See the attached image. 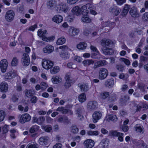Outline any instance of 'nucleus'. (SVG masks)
Wrapping results in <instances>:
<instances>
[{"instance_id":"39","label":"nucleus","mask_w":148,"mask_h":148,"mask_svg":"<svg viewBox=\"0 0 148 148\" xmlns=\"http://www.w3.org/2000/svg\"><path fill=\"white\" fill-rule=\"evenodd\" d=\"M39 129V127L37 125H34L30 128L29 132L31 133H33L36 132Z\"/></svg>"},{"instance_id":"34","label":"nucleus","mask_w":148,"mask_h":148,"mask_svg":"<svg viewBox=\"0 0 148 148\" xmlns=\"http://www.w3.org/2000/svg\"><path fill=\"white\" fill-rule=\"evenodd\" d=\"M107 120L109 121L110 120L112 121H116L117 119V118L116 116L112 114L108 115L107 116Z\"/></svg>"},{"instance_id":"62","label":"nucleus","mask_w":148,"mask_h":148,"mask_svg":"<svg viewBox=\"0 0 148 148\" xmlns=\"http://www.w3.org/2000/svg\"><path fill=\"white\" fill-rule=\"evenodd\" d=\"M78 0H67V3L70 4H73L76 3Z\"/></svg>"},{"instance_id":"28","label":"nucleus","mask_w":148,"mask_h":148,"mask_svg":"<svg viewBox=\"0 0 148 148\" xmlns=\"http://www.w3.org/2000/svg\"><path fill=\"white\" fill-rule=\"evenodd\" d=\"M51 80L54 84H56L61 82L62 81V79L59 76H55L53 77Z\"/></svg>"},{"instance_id":"3","label":"nucleus","mask_w":148,"mask_h":148,"mask_svg":"<svg viewBox=\"0 0 148 148\" xmlns=\"http://www.w3.org/2000/svg\"><path fill=\"white\" fill-rule=\"evenodd\" d=\"M55 10L58 12H67L68 9L66 4L64 3H62L55 7Z\"/></svg>"},{"instance_id":"26","label":"nucleus","mask_w":148,"mask_h":148,"mask_svg":"<svg viewBox=\"0 0 148 148\" xmlns=\"http://www.w3.org/2000/svg\"><path fill=\"white\" fill-rule=\"evenodd\" d=\"M130 8V5L127 4H125L121 12L122 15L123 16H125L128 13Z\"/></svg>"},{"instance_id":"8","label":"nucleus","mask_w":148,"mask_h":148,"mask_svg":"<svg viewBox=\"0 0 148 148\" xmlns=\"http://www.w3.org/2000/svg\"><path fill=\"white\" fill-rule=\"evenodd\" d=\"M22 57L23 65L25 66H28L30 62L28 54L27 53H24Z\"/></svg>"},{"instance_id":"49","label":"nucleus","mask_w":148,"mask_h":148,"mask_svg":"<svg viewBox=\"0 0 148 148\" xmlns=\"http://www.w3.org/2000/svg\"><path fill=\"white\" fill-rule=\"evenodd\" d=\"M5 116V113L3 110H0V122L4 119Z\"/></svg>"},{"instance_id":"54","label":"nucleus","mask_w":148,"mask_h":148,"mask_svg":"<svg viewBox=\"0 0 148 148\" xmlns=\"http://www.w3.org/2000/svg\"><path fill=\"white\" fill-rule=\"evenodd\" d=\"M117 9V6H116L113 5L109 9V11L110 12L114 14L116 10Z\"/></svg>"},{"instance_id":"1","label":"nucleus","mask_w":148,"mask_h":148,"mask_svg":"<svg viewBox=\"0 0 148 148\" xmlns=\"http://www.w3.org/2000/svg\"><path fill=\"white\" fill-rule=\"evenodd\" d=\"M59 48L61 50V51L60 53V56L64 59L69 58V56L67 51L68 49V46L64 45L60 46Z\"/></svg>"},{"instance_id":"58","label":"nucleus","mask_w":148,"mask_h":148,"mask_svg":"<svg viewBox=\"0 0 148 148\" xmlns=\"http://www.w3.org/2000/svg\"><path fill=\"white\" fill-rule=\"evenodd\" d=\"M71 120L69 119V118L66 116H64V122L67 124H69L71 123Z\"/></svg>"},{"instance_id":"41","label":"nucleus","mask_w":148,"mask_h":148,"mask_svg":"<svg viewBox=\"0 0 148 148\" xmlns=\"http://www.w3.org/2000/svg\"><path fill=\"white\" fill-rule=\"evenodd\" d=\"M82 21L84 23H89L91 22V19L86 16H84L82 18Z\"/></svg>"},{"instance_id":"48","label":"nucleus","mask_w":148,"mask_h":148,"mask_svg":"<svg viewBox=\"0 0 148 148\" xmlns=\"http://www.w3.org/2000/svg\"><path fill=\"white\" fill-rule=\"evenodd\" d=\"M145 84L142 83H139L138 84V88L142 92L145 91Z\"/></svg>"},{"instance_id":"43","label":"nucleus","mask_w":148,"mask_h":148,"mask_svg":"<svg viewBox=\"0 0 148 148\" xmlns=\"http://www.w3.org/2000/svg\"><path fill=\"white\" fill-rule=\"evenodd\" d=\"M18 59L16 57H14L13 58V59L11 61V65L13 66H16L18 64Z\"/></svg>"},{"instance_id":"52","label":"nucleus","mask_w":148,"mask_h":148,"mask_svg":"<svg viewBox=\"0 0 148 148\" xmlns=\"http://www.w3.org/2000/svg\"><path fill=\"white\" fill-rule=\"evenodd\" d=\"M124 134L122 133L119 132L118 136H117L118 137V139L119 141L121 142H123V135Z\"/></svg>"},{"instance_id":"47","label":"nucleus","mask_w":148,"mask_h":148,"mask_svg":"<svg viewBox=\"0 0 148 148\" xmlns=\"http://www.w3.org/2000/svg\"><path fill=\"white\" fill-rule=\"evenodd\" d=\"M45 120V119L44 116H40L38 118V124L39 125H42Z\"/></svg>"},{"instance_id":"56","label":"nucleus","mask_w":148,"mask_h":148,"mask_svg":"<svg viewBox=\"0 0 148 148\" xmlns=\"http://www.w3.org/2000/svg\"><path fill=\"white\" fill-rule=\"evenodd\" d=\"M107 140L106 138L102 140L100 143V145H102L104 148H105L106 147L108 146V143L107 144H106Z\"/></svg>"},{"instance_id":"22","label":"nucleus","mask_w":148,"mask_h":148,"mask_svg":"<svg viewBox=\"0 0 148 148\" xmlns=\"http://www.w3.org/2000/svg\"><path fill=\"white\" fill-rule=\"evenodd\" d=\"M63 19V17L61 16L57 15H55L53 18L52 20L54 22L59 23L62 21Z\"/></svg>"},{"instance_id":"27","label":"nucleus","mask_w":148,"mask_h":148,"mask_svg":"<svg viewBox=\"0 0 148 148\" xmlns=\"http://www.w3.org/2000/svg\"><path fill=\"white\" fill-rule=\"evenodd\" d=\"M73 13L77 16L81 14L80 8L78 6L74 7L72 10Z\"/></svg>"},{"instance_id":"44","label":"nucleus","mask_w":148,"mask_h":148,"mask_svg":"<svg viewBox=\"0 0 148 148\" xmlns=\"http://www.w3.org/2000/svg\"><path fill=\"white\" fill-rule=\"evenodd\" d=\"M64 78L65 80L71 81L72 82V78L71 77V74L69 73H66L65 76Z\"/></svg>"},{"instance_id":"51","label":"nucleus","mask_w":148,"mask_h":148,"mask_svg":"<svg viewBox=\"0 0 148 148\" xmlns=\"http://www.w3.org/2000/svg\"><path fill=\"white\" fill-rule=\"evenodd\" d=\"M87 134L89 135L96 136L98 134V132L97 131H90L87 132Z\"/></svg>"},{"instance_id":"31","label":"nucleus","mask_w":148,"mask_h":148,"mask_svg":"<svg viewBox=\"0 0 148 148\" xmlns=\"http://www.w3.org/2000/svg\"><path fill=\"white\" fill-rule=\"evenodd\" d=\"M78 86L80 88L82 91L85 92L88 90V86L86 84H84L81 85L80 84H79Z\"/></svg>"},{"instance_id":"63","label":"nucleus","mask_w":148,"mask_h":148,"mask_svg":"<svg viewBox=\"0 0 148 148\" xmlns=\"http://www.w3.org/2000/svg\"><path fill=\"white\" fill-rule=\"evenodd\" d=\"M37 144H31L28 145L26 148H38Z\"/></svg>"},{"instance_id":"46","label":"nucleus","mask_w":148,"mask_h":148,"mask_svg":"<svg viewBox=\"0 0 148 148\" xmlns=\"http://www.w3.org/2000/svg\"><path fill=\"white\" fill-rule=\"evenodd\" d=\"M90 48L92 51L93 52H96V53H94L93 54V55L95 56L99 53L98 51L97 50V48L95 46L91 45Z\"/></svg>"},{"instance_id":"61","label":"nucleus","mask_w":148,"mask_h":148,"mask_svg":"<svg viewBox=\"0 0 148 148\" xmlns=\"http://www.w3.org/2000/svg\"><path fill=\"white\" fill-rule=\"evenodd\" d=\"M117 4L119 5H121L125 2V0H115Z\"/></svg>"},{"instance_id":"12","label":"nucleus","mask_w":148,"mask_h":148,"mask_svg":"<svg viewBox=\"0 0 148 148\" xmlns=\"http://www.w3.org/2000/svg\"><path fill=\"white\" fill-rule=\"evenodd\" d=\"M130 97L128 95L122 96L120 99L119 103L122 106H125L129 103Z\"/></svg>"},{"instance_id":"42","label":"nucleus","mask_w":148,"mask_h":148,"mask_svg":"<svg viewBox=\"0 0 148 148\" xmlns=\"http://www.w3.org/2000/svg\"><path fill=\"white\" fill-rule=\"evenodd\" d=\"M119 132H118L116 131L111 130L110 131L109 133V136H111L117 137Z\"/></svg>"},{"instance_id":"57","label":"nucleus","mask_w":148,"mask_h":148,"mask_svg":"<svg viewBox=\"0 0 148 148\" xmlns=\"http://www.w3.org/2000/svg\"><path fill=\"white\" fill-rule=\"evenodd\" d=\"M41 89L42 90L45 89L47 87V84L45 82H42L40 83Z\"/></svg>"},{"instance_id":"16","label":"nucleus","mask_w":148,"mask_h":148,"mask_svg":"<svg viewBox=\"0 0 148 148\" xmlns=\"http://www.w3.org/2000/svg\"><path fill=\"white\" fill-rule=\"evenodd\" d=\"M103 53L105 55H111L114 53L113 50L111 48L103 47L101 48Z\"/></svg>"},{"instance_id":"20","label":"nucleus","mask_w":148,"mask_h":148,"mask_svg":"<svg viewBox=\"0 0 148 148\" xmlns=\"http://www.w3.org/2000/svg\"><path fill=\"white\" fill-rule=\"evenodd\" d=\"M8 85L5 82H2L0 84V90L3 92H6L8 90Z\"/></svg>"},{"instance_id":"60","label":"nucleus","mask_w":148,"mask_h":148,"mask_svg":"<svg viewBox=\"0 0 148 148\" xmlns=\"http://www.w3.org/2000/svg\"><path fill=\"white\" fill-rule=\"evenodd\" d=\"M136 36L135 32L132 31L130 32L129 34V36L131 38H135Z\"/></svg>"},{"instance_id":"29","label":"nucleus","mask_w":148,"mask_h":148,"mask_svg":"<svg viewBox=\"0 0 148 148\" xmlns=\"http://www.w3.org/2000/svg\"><path fill=\"white\" fill-rule=\"evenodd\" d=\"M81 14H82L84 16H87L88 13V11L86 6L84 5L82 6L80 9Z\"/></svg>"},{"instance_id":"11","label":"nucleus","mask_w":148,"mask_h":148,"mask_svg":"<svg viewBox=\"0 0 148 148\" xmlns=\"http://www.w3.org/2000/svg\"><path fill=\"white\" fill-rule=\"evenodd\" d=\"M8 65V63L6 60L4 59L0 62V68L1 71L3 73L5 72Z\"/></svg>"},{"instance_id":"15","label":"nucleus","mask_w":148,"mask_h":148,"mask_svg":"<svg viewBox=\"0 0 148 148\" xmlns=\"http://www.w3.org/2000/svg\"><path fill=\"white\" fill-rule=\"evenodd\" d=\"M94 142L91 139L85 140L84 143V146L86 148H92L94 145Z\"/></svg>"},{"instance_id":"38","label":"nucleus","mask_w":148,"mask_h":148,"mask_svg":"<svg viewBox=\"0 0 148 148\" xmlns=\"http://www.w3.org/2000/svg\"><path fill=\"white\" fill-rule=\"evenodd\" d=\"M94 62V61L92 60H84L83 62V64L84 66H87L93 64Z\"/></svg>"},{"instance_id":"17","label":"nucleus","mask_w":148,"mask_h":148,"mask_svg":"<svg viewBox=\"0 0 148 148\" xmlns=\"http://www.w3.org/2000/svg\"><path fill=\"white\" fill-rule=\"evenodd\" d=\"M130 13L133 17H137L139 16V14L137 11V8L135 7H133L131 8L130 11Z\"/></svg>"},{"instance_id":"9","label":"nucleus","mask_w":148,"mask_h":148,"mask_svg":"<svg viewBox=\"0 0 148 148\" xmlns=\"http://www.w3.org/2000/svg\"><path fill=\"white\" fill-rule=\"evenodd\" d=\"M31 119V116L27 113L22 114L21 117L20 122L22 124L29 121Z\"/></svg>"},{"instance_id":"55","label":"nucleus","mask_w":148,"mask_h":148,"mask_svg":"<svg viewBox=\"0 0 148 148\" xmlns=\"http://www.w3.org/2000/svg\"><path fill=\"white\" fill-rule=\"evenodd\" d=\"M142 18L144 21H148V12H145L143 15Z\"/></svg>"},{"instance_id":"5","label":"nucleus","mask_w":148,"mask_h":148,"mask_svg":"<svg viewBox=\"0 0 148 148\" xmlns=\"http://www.w3.org/2000/svg\"><path fill=\"white\" fill-rule=\"evenodd\" d=\"M15 13L12 10L7 11L5 14V18L6 20L8 22H11L14 19Z\"/></svg>"},{"instance_id":"35","label":"nucleus","mask_w":148,"mask_h":148,"mask_svg":"<svg viewBox=\"0 0 148 148\" xmlns=\"http://www.w3.org/2000/svg\"><path fill=\"white\" fill-rule=\"evenodd\" d=\"M71 132L73 134H77L79 131V129L77 126L75 125L72 126L71 127Z\"/></svg>"},{"instance_id":"19","label":"nucleus","mask_w":148,"mask_h":148,"mask_svg":"<svg viewBox=\"0 0 148 148\" xmlns=\"http://www.w3.org/2000/svg\"><path fill=\"white\" fill-rule=\"evenodd\" d=\"M112 42L110 40L104 38L101 41V45L103 47H106V46H109L112 44Z\"/></svg>"},{"instance_id":"33","label":"nucleus","mask_w":148,"mask_h":148,"mask_svg":"<svg viewBox=\"0 0 148 148\" xmlns=\"http://www.w3.org/2000/svg\"><path fill=\"white\" fill-rule=\"evenodd\" d=\"M87 46V44L84 42H81L77 46V47L78 49L83 50L86 48Z\"/></svg>"},{"instance_id":"7","label":"nucleus","mask_w":148,"mask_h":148,"mask_svg":"<svg viewBox=\"0 0 148 148\" xmlns=\"http://www.w3.org/2000/svg\"><path fill=\"white\" fill-rule=\"evenodd\" d=\"M102 114L99 111H95L92 115V120L94 123H96L101 118Z\"/></svg>"},{"instance_id":"6","label":"nucleus","mask_w":148,"mask_h":148,"mask_svg":"<svg viewBox=\"0 0 148 148\" xmlns=\"http://www.w3.org/2000/svg\"><path fill=\"white\" fill-rule=\"evenodd\" d=\"M108 75V71L104 68L100 69L99 73V78L100 79L103 80L106 78Z\"/></svg>"},{"instance_id":"14","label":"nucleus","mask_w":148,"mask_h":148,"mask_svg":"<svg viewBox=\"0 0 148 148\" xmlns=\"http://www.w3.org/2000/svg\"><path fill=\"white\" fill-rule=\"evenodd\" d=\"M79 32V29L71 27L69 29V34L71 36L73 37L77 35Z\"/></svg>"},{"instance_id":"25","label":"nucleus","mask_w":148,"mask_h":148,"mask_svg":"<svg viewBox=\"0 0 148 148\" xmlns=\"http://www.w3.org/2000/svg\"><path fill=\"white\" fill-rule=\"evenodd\" d=\"M25 93L27 97H31L34 94L35 91L33 89L28 90L26 89L25 90Z\"/></svg>"},{"instance_id":"37","label":"nucleus","mask_w":148,"mask_h":148,"mask_svg":"<svg viewBox=\"0 0 148 148\" xmlns=\"http://www.w3.org/2000/svg\"><path fill=\"white\" fill-rule=\"evenodd\" d=\"M60 71V68L58 66H55L52 69L50 70V72L52 74H54Z\"/></svg>"},{"instance_id":"59","label":"nucleus","mask_w":148,"mask_h":148,"mask_svg":"<svg viewBox=\"0 0 148 148\" xmlns=\"http://www.w3.org/2000/svg\"><path fill=\"white\" fill-rule=\"evenodd\" d=\"M8 125H5L2 128L3 133H6L8 131Z\"/></svg>"},{"instance_id":"18","label":"nucleus","mask_w":148,"mask_h":148,"mask_svg":"<svg viewBox=\"0 0 148 148\" xmlns=\"http://www.w3.org/2000/svg\"><path fill=\"white\" fill-rule=\"evenodd\" d=\"M39 144L42 145H46L48 144V138L47 136L40 137L39 140Z\"/></svg>"},{"instance_id":"2","label":"nucleus","mask_w":148,"mask_h":148,"mask_svg":"<svg viewBox=\"0 0 148 148\" xmlns=\"http://www.w3.org/2000/svg\"><path fill=\"white\" fill-rule=\"evenodd\" d=\"M76 108L75 112L76 114L78 115L79 117H80V120H81L84 117L83 114L85 112V110L83 106H79L78 104L76 106Z\"/></svg>"},{"instance_id":"13","label":"nucleus","mask_w":148,"mask_h":148,"mask_svg":"<svg viewBox=\"0 0 148 148\" xmlns=\"http://www.w3.org/2000/svg\"><path fill=\"white\" fill-rule=\"evenodd\" d=\"M16 75V73L14 71H10L5 74V80L8 81V80L14 78Z\"/></svg>"},{"instance_id":"24","label":"nucleus","mask_w":148,"mask_h":148,"mask_svg":"<svg viewBox=\"0 0 148 148\" xmlns=\"http://www.w3.org/2000/svg\"><path fill=\"white\" fill-rule=\"evenodd\" d=\"M47 6L49 9L52 10L55 9V7L56 6V2L54 0H51L47 3Z\"/></svg>"},{"instance_id":"32","label":"nucleus","mask_w":148,"mask_h":148,"mask_svg":"<svg viewBox=\"0 0 148 148\" xmlns=\"http://www.w3.org/2000/svg\"><path fill=\"white\" fill-rule=\"evenodd\" d=\"M79 101L83 103L86 100V97L85 93H82L80 94L78 97Z\"/></svg>"},{"instance_id":"10","label":"nucleus","mask_w":148,"mask_h":148,"mask_svg":"<svg viewBox=\"0 0 148 148\" xmlns=\"http://www.w3.org/2000/svg\"><path fill=\"white\" fill-rule=\"evenodd\" d=\"M97 103L95 101H90L87 105L88 109L90 110H94L97 108Z\"/></svg>"},{"instance_id":"4","label":"nucleus","mask_w":148,"mask_h":148,"mask_svg":"<svg viewBox=\"0 0 148 148\" xmlns=\"http://www.w3.org/2000/svg\"><path fill=\"white\" fill-rule=\"evenodd\" d=\"M42 65L45 69H49L53 66V62L50 60L44 59L42 60Z\"/></svg>"},{"instance_id":"45","label":"nucleus","mask_w":148,"mask_h":148,"mask_svg":"<svg viewBox=\"0 0 148 148\" xmlns=\"http://www.w3.org/2000/svg\"><path fill=\"white\" fill-rule=\"evenodd\" d=\"M109 95L108 92H104L101 94V98L103 99H105Z\"/></svg>"},{"instance_id":"36","label":"nucleus","mask_w":148,"mask_h":148,"mask_svg":"<svg viewBox=\"0 0 148 148\" xmlns=\"http://www.w3.org/2000/svg\"><path fill=\"white\" fill-rule=\"evenodd\" d=\"M104 24V27H109V28H113L115 26V23L114 22H107Z\"/></svg>"},{"instance_id":"50","label":"nucleus","mask_w":148,"mask_h":148,"mask_svg":"<svg viewBox=\"0 0 148 148\" xmlns=\"http://www.w3.org/2000/svg\"><path fill=\"white\" fill-rule=\"evenodd\" d=\"M97 62L99 67L103 66L107 64L106 61L104 60H99L97 61Z\"/></svg>"},{"instance_id":"23","label":"nucleus","mask_w":148,"mask_h":148,"mask_svg":"<svg viewBox=\"0 0 148 148\" xmlns=\"http://www.w3.org/2000/svg\"><path fill=\"white\" fill-rule=\"evenodd\" d=\"M114 84V80L112 78L107 79L105 83V85L109 88L112 87Z\"/></svg>"},{"instance_id":"40","label":"nucleus","mask_w":148,"mask_h":148,"mask_svg":"<svg viewBox=\"0 0 148 148\" xmlns=\"http://www.w3.org/2000/svg\"><path fill=\"white\" fill-rule=\"evenodd\" d=\"M66 42V39L64 37L59 38L57 40V44L58 45H61L64 44Z\"/></svg>"},{"instance_id":"21","label":"nucleus","mask_w":148,"mask_h":148,"mask_svg":"<svg viewBox=\"0 0 148 148\" xmlns=\"http://www.w3.org/2000/svg\"><path fill=\"white\" fill-rule=\"evenodd\" d=\"M54 50V48L53 46L48 45L43 49V51L45 53L49 54L52 52Z\"/></svg>"},{"instance_id":"64","label":"nucleus","mask_w":148,"mask_h":148,"mask_svg":"<svg viewBox=\"0 0 148 148\" xmlns=\"http://www.w3.org/2000/svg\"><path fill=\"white\" fill-rule=\"evenodd\" d=\"M62 146V144L60 143H57L54 145L53 148H61Z\"/></svg>"},{"instance_id":"30","label":"nucleus","mask_w":148,"mask_h":148,"mask_svg":"<svg viewBox=\"0 0 148 148\" xmlns=\"http://www.w3.org/2000/svg\"><path fill=\"white\" fill-rule=\"evenodd\" d=\"M134 128L136 131L140 133H143L144 132L143 127L139 124L136 125L135 126Z\"/></svg>"},{"instance_id":"53","label":"nucleus","mask_w":148,"mask_h":148,"mask_svg":"<svg viewBox=\"0 0 148 148\" xmlns=\"http://www.w3.org/2000/svg\"><path fill=\"white\" fill-rule=\"evenodd\" d=\"M120 60L121 62H123L124 63L127 65H129L130 64V61L127 59L122 58L120 59Z\"/></svg>"}]
</instances>
